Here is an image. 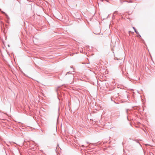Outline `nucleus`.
<instances>
[{
  "mask_svg": "<svg viewBox=\"0 0 155 155\" xmlns=\"http://www.w3.org/2000/svg\"><path fill=\"white\" fill-rule=\"evenodd\" d=\"M89 98L91 99V100L92 99L91 98V97H89Z\"/></svg>",
  "mask_w": 155,
  "mask_h": 155,
  "instance_id": "7",
  "label": "nucleus"
},
{
  "mask_svg": "<svg viewBox=\"0 0 155 155\" xmlns=\"http://www.w3.org/2000/svg\"><path fill=\"white\" fill-rule=\"evenodd\" d=\"M2 13H4V14H5V16H6V17L7 18H9V17H8V15L6 13H5V12H2Z\"/></svg>",
  "mask_w": 155,
  "mask_h": 155,
  "instance_id": "1",
  "label": "nucleus"
},
{
  "mask_svg": "<svg viewBox=\"0 0 155 155\" xmlns=\"http://www.w3.org/2000/svg\"><path fill=\"white\" fill-rule=\"evenodd\" d=\"M58 100H59V101H60V99L59 98V97H58Z\"/></svg>",
  "mask_w": 155,
  "mask_h": 155,
  "instance_id": "4",
  "label": "nucleus"
},
{
  "mask_svg": "<svg viewBox=\"0 0 155 155\" xmlns=\"http://www.w3.org/2000/svg\"><path fill=\"white\" fill-rule=\"evenodd\" d=\"M92 98L94 99L95 100L94 97H92Z\"/></svg>",
  "mask_w": 155,
  "mask_h": 155,
  "instance_id": "9",
  "label": "nucleus"
},
{
  "mask_svg": "<svg viewBox=\"0 0 155 155\" xmlns=\"http://www.w3.org/2000/svg\"><path fill=\"white\" fill-rule=\"evenodd\" d=\"M8 47H10V45H8Z\"/></svg>",
  "mask_w": 155,
  "mask_h": 155,
  "instance_id": "5",
  "label": "nucleus"
},
{
  "mask_svg": "<svg viewBox=\"0 0 155 155\" xmlns=\"http://www.w3.org/2000/svg\"><path fill=\"white\" fill-rule=\"evenodd\" d=\"M127 110H127V111H126L127 113Z\"/></svg>",
  "mask_w": 155,
  "mask_h": 155,
  "instance_id": "8",
  "label": "nucleus"
},
{
  "mask_svg": "<svg viewBox=\"0 0 155 155\" xmlns=\"http://www.w3.org/2000/svg\"><path fill=\"white\" fill-rule=\"evenodd\" d=\"M87 143H88V142H87Z\"/></svg>",
  "mask_w": 155,
  "mask_h": 155,
  "instance_id": "11",
  "label": "nucleus"
},
{
  "mask_svg": "<svg viewBox=\"0 0 155 155\" xmlns=\"http://www.w3.org/2000/svg\"><path fill=\"white\" fill-rule=\"evenodd\" d=\"M112 97H110V99H111V100L112 101Z\"/></svg>",
  "mask_w": 155,
  "mask_h": 155,
  "instance_id": "6",
  "label": "nucleus"
},
{
  "mask_svg": "<svg viewBox=\"0 0 155 155\" xmlns=\"http://www.w3.org/2000/svg\"><path fill=\"white\" fill-rule=\"evenodd\" d=\"M133 28L134 30H135L136 29L134 27H133Z\"/></svg>",
  "mask_w": 155,
  "mask_h": 155,
  "instance_id": "3",
  "label": "nucleus"
},
{
  "mask_svg": "<svg viewBox=\"0 0 155 155\" xmlns=\"http://www.w3.org/2000/svg\"><path fill=\"white\" fill-rule=\"evenodd\" d=\"M128 98H129L128 97H127V98L128 99Z\"/></svg>",
  "mask_w": 155,
  "mask_h": 155,
  "instance_id": "10",
  "label": "nucleus"
},
{
  "mask_svg": "<svg viewBox=\"0 0 155 155\" xmlns=\"http://www.w3.org/2000/svg\"><path fill=\"white\" fill-rule=\"evenodd\" d=\"M134 31H135V32L137 33V31L136 29L135 30H134Z\"/></svg>",
  "mask_w": 155,
  "mask_h": 155,
  "instance_id": "2",
  "label": "nucleus"
}]
</instances>
